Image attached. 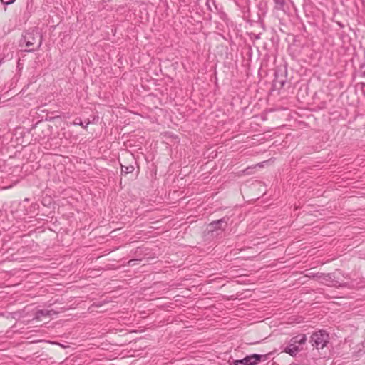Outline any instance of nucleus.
Segmentation results:
<instances>
[{
    "label": "nucleus",
    "instance_id": "1",
    "mask_svg": "<svg viewBox=\"0 0 365 365\" xmlns=\"http://www.w3.org/2000/svg\"><path fill=\"white\" fill-rule=\"evenodd\" d=\"M42 44V35L37 28H29L22 33L19 46L28 48L25 51L34 52L40 48Z\"/></svg>",
    "mask_w": 365,
    "mask_h": 365
},
{
    "label": "nucleus",
    "instance_id": "2",
    "mask_svg": "<svg viewBox=\"0 0 365 365\" xmlns=\"http://www.w3.org/2000/svg\"><path fill=\"white\" fill-rule=\"evenodd\" d=\"M271 354H252L247 355L242 359L229 361L230 365H257L260 361H265L269 359Z\"/></svg>",
    "mask_w": 365,
    "mask_h": 365
},
{
    "label": "nucleus",
    "instance_id": "3",
    "mask_svg": "<svg viewBox=\"0 0 365 365\" xmlns=\"http://www.w3.org/2000/svg\"><path fill=\"white\" fill-rule=\"evenodd\" d=\"M229 217H223L221 219L213 220L207 225L208 232L212 237H217L219 231H225L228 225Z\"/></svg>",
    "mask_w": 365,
    "mask_h": 365
},
{
    "label": "nucleus",
    "instance_id": "4",
    "mask_svg": "<svg viewBox=\"0 0 365 365\" xmlns=\"http://www.w3.org/2000/svg\"><path fill=\"white\" fill-rule=\"evenodd\" d=\"M329 336L325 331H319L312 334L310 343L317 349H322L329 342Z\"/></svg>",
    "mask_w": 365,
    "mask_h": 365
},
{
    "label": "nucleus",
    "instance_id": "5",
    "mask_svg": "<svg viewBox=\"0 0 365 365\" xmlns=\"http://www.w3.org/2000/svg\"><path fill=\"white\" fill-rule=\"evenodd\" d=\"M301 348L298 345L289 342L288 345L284 348V351L292 356H296L301 351Z\"/></svg>",
    "mask_w": 365,
    "mask_h": 365
},
{
    "label": "nucleus",
    "instance_id": "6",
    "mask_svg": "<svg viewBox=\"0 0 365 365\" xmlns=\"http://www.w3.org/2000/svg\"><path fill=\"white\" fill-rule=\"evenodd\" d=\"M57 314L58 312L53 309H39L36 312L34 319L39 320L42 317H51Z\"/></svg>",
    "mask_w": 365,
    "mask_h": 365
},
{
    "label": "nucleus",
    "instance_id": "7",
    "mask_svg": "<svg viewBox=\"0 0 365 365\" xmlns=\"http://www.w3.org/2000/svg\"><path fill=\"white\" fill-rule=\"evenodd\" d=\"M307 341V336L304 334H298L294 337H292L289 342L296 345H298L299 346L300 345L304 344Z\"/></svg>",
    "mask_w": 365,
    "mask_h": 365
},
{
    "label": "nucleus",
    "instance_id": "8",
    "mask_svg": "<svg viewBox=\"0 0 365 365\" xmlns=\"http://www.w3.org/2000/svg\"><path fill=\"white\" fill-rule=\"evenodd\" d=\"M33 9V1L29 0L26 3V12L24 14V18L28 19L31 15V10Z\"/></svg>",
    "mask_w": 365,
    "mask_h": 365
},
{
    "label": "nucleus",
    "instance_id": "9",
    "mask_svg": "<svg viewBox=\"0 0 365 365\" xmlns=\"http://www.w3.org/2000/svg\"><path fill=\"white\" fill-rule=\"evenodd\" d=\"M212 6H213L215 7V10H217V6L215 4V0H207V1H206V6H207V9L210 11L213 12L214 10H213Z\"/></svg>",
    "mask_w": 365,
    "mask_h": 365
},
{
    "label": "nucleus",
    "instance_id": "10",
    "mask_svg": "<svg viewBox=\"0 0 365 365\" xmlns=\"http://www.w3.org/2000/svg\"><path fill=\"white\" fill-rule=\"evenodd\" d=\"M134 170V166L132 165L124 166L121 165V171L122 173H124L125 174H128L133 173Z\"/></svg>",
    "mask_w": 365,
    "mask_h": 365
},
{
    "label": "nucleus",
    "instance_id": "11",
    "mask_svg": "<svg viewBox=\"0 0 365 365\" xmlns=\"http://www.w3.org/2000/svg\"><path fill=\"white\" fill-rule=\"evenodd\" d=\"M218 13L219 17L221 20H222L224 22L227 23L228 21L227 15L225 12L221 10H216Z\"/></svg>",
    "mask_w": 365,
    "mask_h": 365
},
{
    "label": "nucleus",
    "instance_id": "12",
    "mask_svg": "<svg viewBox=\"0 0 365 365\" xmlns=\"http://www.w3.org/2000/svg\"><path fill=\"white\" fill-rule=\"evenodd\" d=\"M323 279L325 281L332 282L334 281V274L333 273H328L323 274Z\"/></svg>",
    "mask_w": 365,
    "mask_h": 365
},
{
    "label": "nucleus",
    "instance_id": "13",
    "mask_svg": "<svg viewBox=\"0 0 365 365\" xmlns=\"http://www.w3.org/2000/svg\"><path fill=\"white\" fill-rule=\"evenodd\" d=\"M138 261H140V259H130L128 262V264L129 266H134L135 264H138Z\"/></svg>",
    "mask_w": 365,
    "mask_h": 365
},
{
    "label": "nucleus",
    "instance_id": "14",
    "mask_svg": "<svg viewBox=\"0 0 365 365\" xmlns=\"http://www.w3.org/2000/svg\"><path fill=\"white\" fill-rule=\"evenodd\" d=\"M16 0H1V2L4 5H10L15 2Z\"/></svg>",
    "mask_w": 365,
    "mask_h": 365
},
{
    "label": "nucleus",
    "instance_id": "15",
    "mask_svg": "<svg viewBox=\"0 0 365 365\" xmlns=\"http://www.w3.org/2000/svg\"><path fill=\"white\" fill-rule=\"evenodd\" d=\"M76 120H77V119H76V122H75L74 123H75L76 125H79L82 126V127H83V128H86L88 126V125L90 123V122H89V121H88V122L86 123V125H84V124L81 122V120H79V122H76Z\"/></svg>",
    "mask_w": 365,
    "mask_h": 365
},
{
    "label": "nucleus",
    "instance_id": "16",
    "mask_svg": "<svg viewBox=\"0 0 365 365\" xmlns=\"http://www.w3.org/2000/svg\"><path fill=\"white\" fill-rule=\"evenodd\" d=\"M275 3L279 5L280 7H283L285 1L284 0H274Z\"/></svg>",
    "mask_w": 365,
    "mask_h": 365
},
{
    "label": "nucleus",
    "instance_id": "17",
    "mask_svg": "<svg viewBox=\"0 0 365 365\" xmlns=\"http://www.w3.org/2000/svg\"><path fill=\"white\" fill-rule=\"evenodd\" d=\"M361 76L365 77V63L360 66Z\"/></svg>",
    "mask_w": 365,
    "mask_h": 365
},
{
    "label": "nucleus",
    "instance_id": "18",
    "mask_svg": "<svg viewBox=\"0 0 365 365\" xmlns=\"http://www.w3.org/2000/svg\"><path fill=\"white\" fill-rule=\"evenodd\" d=\"M284 81H282V82H281V85H282V86H284Z\"/></svg>",
    "mask_w": 365,
    "mask_h": 365
},
{
    "label": "nucleus",
    "instance_id": "19",
    "mask_svg": "<svg viewBox=\"0 0 365 365\" xmlns=\"http://www.w3.org/2000/svg\"><path fill=\"white\" fill-rule=\"evenodd\" d=\"M339 25L341 27H342V26H343V25H342L341 24H340V23H339Z\"/></svg>",
    "mask_w": 365,
    "mask_h": 365
},
{
    "label": "nucleus",
    "instance_id": "20",
    "mask_svg": "<svg viewBox=\"0 0 365 365\" xmlns=\"http://www.w3.org/2000/svg\"><path fill=\"white\" fill-rule=\"evenodd\" d=\"M2 62H3V59L0 60V65L1 64Z\"/></svg>",
    "mask_w": 365,
    "mask_h": 365
},
{
    "label": "nucleus",
    "instance_id": "21",
    "mask_svg": "<svg viewBox=\"0 0 365 365\" xmlns=\"http://www.w3.org/2000/svg\"><path fill=\"white\" fill-rule=\"evenodd\" d=\"M208 19H211V15H209Z\"/></svg>",
    "mask_w": 365,
    "mask_h": 365
},
{
    "label": "nucleus",
    "instance_id": "22",
    "mask_svg": "<svg viewBox=\"0 0 365 365\" xmlns=\"http://www.w3.org/2000/svg\"><path fill=\"white\" fill-rule=\"evenodd\" d=\"M363 86H365V83H363Z\"/></svg>",
    "mask_w": 365,
    "mask_h": 365
}]
</instances>
